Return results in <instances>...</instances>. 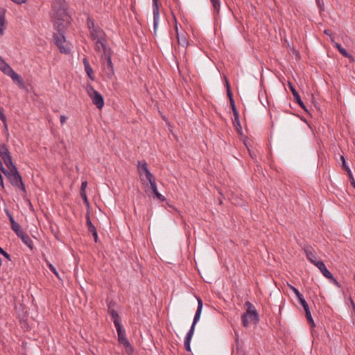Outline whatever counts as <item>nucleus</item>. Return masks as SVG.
<instances>
[{"instance_id": "1", "label": "nucleus", "mask_w": 355, "mask_h": 355, "mask_svg": "<svg viewBox=\"0 0 355 355\" xmlns=\"http://www.w3.org/2000/svg\"><path fill=\"white\" fill-rule=\"evenodd\" d=\"M58 18L53 24V28L57 31L53 37L55 45L62 53L68 54L70 53V47L66 43L65 33L68 24L70 23L71 17L68 15L67 10L60 8L57 12Z\"/></svg>"}, {"instance_id": "2", "label": "nucleus", "mask_w": 355, "mask_h": 355, "mask_svg": "<svg viewBox=\"0 0 355 355\" xmlns=\"http://www.w3.org/2000/svg\"><path fill=\"white\" fill-rule=\"evenodd\" d=\"M5 176L8 180L12 187L18 188L24 193H26L25 184L23 182L22 178L18 170L14 171H6Z\"/></svg>"}, {"instance_id": "3", "label": "nucleus", "mask_w": 355, "mask_h": 355, "mask_svg": "<svg viewBox=\"0 0 355 355\" xmlns=\"http://www.w3.org/2000/svg\"><path fill=\"white\" fill-rule=\"evenodd\" d=\"M87 94L92 100V103L97 108L101 109L104 106V98L103 96L96 91L91 85L87 87Z\"/></svg>"}, {"instance_id": "4", "label": "nucleus", "mask_w": 355, "mask_h": 355, "mask_svg": "<svg viewBox=\"0 0 355 355\" xmlns=\"http://www.w3.org/2000/svg\"><path fill=\"white\" fill-rule=\"evenodd\" d=\"M90 37L93 41H96V51H100L99 44L106 42L105 40V32L99 26H96L89 31Z\"/></svg>"}, {"instance_id": "5", "label": "nucleus", "mask_w": 355, "mask_h": 355, "mask_svg": "<svg viewBox=\"0 0 355 355\" xmlns=\"http://www.w3.org/2000/svg\"><path fill=\"white\" fill-rule=\"evenodd\" d=\"M250 320L254 324H257L259 321V314L257 311H246L241 315L242 324L245 327L249 326V320Z\"/></svg>"}, {"instance_id": "6", "label": "nucleus", "mask_w": 355, "mask_h": 355, "mask_svg": "<svg viewBox=\"0 0 355 355\" xmlns=\"http://www.w3.org/2000/svg\"><path fill=\"white\" fill-rule=\"evenodd\" d=\"M137 169L140 175L144 173L147 180L150 182V180H155L153 175L150 173L148 168V164L145 161L138 162Z\"/></svg>"}, {"instance_id": "7", "label": "nucleus", "mask_w": 355, "mask_h": 355, "mask_svg": "<svg viewBox=\"0 0 355 355\" xmlns=\"http://www.w3.org/2000/svg\"><path fill=\"white\" fill-rule=\"evenodd\" d=\"M153 29L154 34L156 35L159 19V10L158 0H153Z\"/></svg>"}, {"instance_id": "8", "label": "nucleus", "mask_w": 355, "mask_h": 355, "mask_svg": "<svg viewBox=\"0 0 355 355\" xmlns=\"http://www.w3.org/2000/svg\"><path fill=\"white\" fill-rule=\"evenodd\" d=\"M288 87L293 94L294 101L305 112H308V110L306 109V107L304 105V102L302 101L299 93L295 89L294 85L290 82H288Z\"/></svg>"}, {"instance_id": "9", "label": "nucleus", "mask_w": 355, "mask_h": 355, "mask_svg": "<svg viewBox=\"0 0 355 355\" xmlns=\"http://www.w3.org/2000/svg\"><path fill=\"white\" fill-rule=\"evenodd\" d=\"M116 329V331H117V334H118V341L120 344L121 345H125V343H128L129 340L128 339L126 338V336H125V330L123 329V327L122 325H116V327H115Z\"/></svg>"}, {"instance_id": "10", "label": "nucleus", "mask_w": 355, "mask_h": 355, "mask_svg": "<svg viewBox=\"0 0 355 355\" xmlns=\"http://www.w3.org/2000/svg\"><path fill=\"white\" fill-rule=\"evenodd\" d=\"M304 252L308 260L313 264L315 265V263L320 261L317 260L315 252L311 248H304Z\"/></svg>"}, {"instance_id": "11", "label": "nucleus", "mask_w": 355, "mask_h": 355, "mask_svg": "<svg viewBox=\"0 0 355 355\" xmlns=\"http://www.w3.org/2000/svg\"><path fill=\"white\" fill-rule=\"evenodd\" d=\"M197 300H198V307H197V310H196V314H195V316L193 318V321L192 323V324H194V325L196 324V323L199 321V320L200 318L202 306H203V302H202V300H201V298L198 297Z\"/></svg>"}, {"instance_id": "12", "label": "nucleus", "mask_w": 355, "mask_h": 355, "mask_svg": "<svg viewBox=\"0 0 355 355\" xmlns=\"http://www.w3.org/2000/svg\"><path fill=\"white\" fill-rule=\"evenodd\" d=\"M315 266L320 270L322 274L327 279L331 278V272L327 268L323 261H320L315 263Z\"/></svg>"}, {"instance_id": "13", "label": "nucleus", "mask_w": 355, "mask_h": 355, "mask_svg": "<svg viewBox=\"0 0 355 355\" xmlns=\"http://www.w3.org/2000/svg\"><path fill=\"white\" fill-rule=\"evenodd\" d=\"M111 304H112V302H110L108 305L109 313L112 318V320L114 324V326L116 327L117 324H118V325H121V324L120 322V320H121L120 316L116 311H115L114 309H111Z\"/></svg>"}, {"instance_id": "14", "label": "nucleus", "mask_w": 355, "mask_h": 355, "mask_svg": "<svg viewBox=\"0 0 355 355\" xmlns=\"http://www.w3.org/2000/svg\"><path fill=\"white\" fill-rule=\"evenodd\" d=\"M335 47L338 49V51L340 52V53L344 56L345 58H347L349 60L350 62H354V57L349 53L345 49H344L340 44L339 43H335Z\"/></svg>"}, {"instance_id": "15", "label": "nucleus", "mask_w": 355, "mask_h": 355, "mask_svg": "<svg viewBox=\"0 0 355 355\" xmlns=\"http://www.w3.org/2000/svg\"><path fill=\"white\" fill-rule=\"evenodd\" d=\"M83 62L84 64L85 70L87 73V75L89 76V78L94 80V71L92 68L91 67L89 62L87 58H84L83 60Z\"/></svg>"}, {"instance_id": "16", "label": "nucleus", "mask_w": 355, "mask_h": 355, "mask_svg": "<svg viewBox=\"0 0 355 355\" xmlns=\"http://www.w3.org/2000/svg\"><path fill=\"white\" fill-rule=\"evenodd\" d=\"M150 184V189L153 193V194L162 202L166 200L165 197L164 196H162V194H160L159 192H158V190H157V184H156V182L155 180H150V182H149Z\"/></svg>"}, {"instance_id": "17", "label": "nucleus", "mask_w": 355, "mask_h": 355, "mask_svg": "<svg viewBox=\"0 0 355 355\" xmlns=\"http://www.w3.org/2000/svg\"><path fill=\"white\" fill-rule=\"evenodd\" d=\"M0 157H1L2 160L7 159V157H11L9 149L5 144H0Z\"/></svg>"}, {"instance_id": "18", "label": "nucleus", "mask_w": 355, "mask_h": 355, "mask_svg": "<svg viewBox=\"0 0 355 355\" xmlns=\"http://www.w3.org/2000/svg\"><path fill=\"white\" fill-rule=\"evenodd\" d=\"M19 238H20L22 242L26 244L31 250L33 248V242L26 233L24 232L19 236Z\"/></svg>"}, {"instance_id": "19", "label": "nucleus", "mask_w": 355, "mask_h": 355, "mask_svg": "<svg viewBox=\"0 0 355 355\" xmlns=\"http://www.w3.org/2000/svg\"><path fill=\"white\" fill-rule=\"evenodd\" d=\"M0 70L5 74L8 75L13 70L10 66L0 56Z\"/></svg>"}, {"instance_id": "20", "label": "nucleus", "mask_w": 355, "mask_h": 355, "mask_svg": "<svg viewBox=\"0 0 355 355\" xmlns=\"http://www.w3.org/2000/svg\"><path fill=\"white\" fill-rule=\"evenodd\" d=\"M3 161L7 167L6 169L8 171H14L18 170L15 164L12 162V156L7 157V159H4Z\"/></svg>"}, {"instance_id": "21", "label": "nucleus", "mask_w": 355, "mask_h": 355, "mask_svg": "<svg viewBox=\"0 0 355 355\" xmlns=\"http://www.w3.org/2000/svg\"><path fill=\"white\" fill-rule=\"evenodd\" d=\"M105 62H103V66L105 70H107V73L108 76H112L114 73V67L111 58L105 59Z\"/></svg>"}, {"instance_id": "22", "label": "nucleus", "mask_w": 355, "mask_h": 355, "mask_svg": "<svg viewBox=\"0 0 355 355\" xmlns=\"http://www.w3.org/2000/svg\"><path fill=\"white\" fill-rule=\"evenodd\" d=\"M9 76L14 82L17 83L20 87L24 85V81L22 78L16 73L14 70H12L11 72L8 75Z\"/></svg>"}, {"instance_id": "23", "label": "nucleus", "mask_w": 355, "mask_h": 355, "mask_svg": "<svg viewBox=\"0 0 355 355\" xmlns=\"http://www.w3.org/2000/svg\"><path fill=\"white\" fill-rule=\"evenodd\" d=\"M99 46H101L103 50V58H104V59L111 58L112 51L110 47L106 46V42L101 43L99 44Z\"/></svg>"}, {"instance_id": "24", "label": "nucleus", "mask_w": 355, "mask_h": 355, "mask_svg": "<svg viewBox=\"0 0 355 355\" xmlns=\"http://www.w3.org/2000/svg\"><path fill=\"white\" fill-rule=\"evenodd\" d=\"M175 32L178 44L182 46L183 47H187L188 45V41L184 35L180 37L177 24H175Z\"/></svg>"}, {"instance_id": "25", "label": "nucleus", "mask_w": 355, "mask_h": 355, "mask_svg": "<svg viewBox=\"0 0 355 355\" xmlns=\"http://www.w3.org/2000/svg\"><path fill=\"white\" fill-rule=\"evenodd\" d=\"M86 225L87 226V230L90 233H92L96 230L95 226L93 225V223L91 221L89 213L87 212L86 214Z\"/></svg>"}, {"instance_id": "26", "label": "nucleus", "mask_w": 355, "mask_h": 355, "mask_svg": "<svg viewBox=\"0 0 355 355\" xmlns=\"http://www.w3.org/2000/svg\"><path fill=\"white\" fill-rule=\"evenodd\" d=\"M297 298L298 300L299 303L303 307L304 311L309 309V304L306 302V301L305 300V299L303 297L302 293L300 295H299L298 296H297Z\"/></svg>"}, {"instance_id": "27", "label": "nucleus", "mask_w": 355, "mask_h": 355, "mask_svg": "<svg viewBox=\"0 0 355 355\" xmlns=\"http://www.w3.org/2000/svg\"><path fill=\"white\" fill-rule=\"evenodd\" d=\"M305 315L307 320L308 323L311 325V327H315V324L314 323L313 319L311 316V313L310 309L305 310Z\"/></svg>"}, {"instance_id": "28", "label": "nucleus", "mask_w": 355, "mask_h": 355, "mask_svg": "<svg viewBox=\"0 0 355 355\" xmlns=\"http://www.w3.org/2000/svg\"><path fill=\"white\" fill-rule=\"evenodd\" d=\"M11 229L15 232L18 237L24 232L21 230V226L18 223L14 224V225L11 227Z\"/></svg>"}, {"instance_id": "29", "label": "nucleus", "mask_w": 355, "mask_h": 355, "mask_svg": "<svg viewBox=\"0 0 355 355\" xmlns=\"http://www.w3.org/2000/svg\"><path fill=\"white\" fill-rule=\"evenodd\" d=\"M123 346L125 347V354L127 355H132V354L134 352V348L132 346V345L130 344V342L125 343V344L123 345Z\"/></svg>"}, {"instance_id": "30", "label": "nucleus", "mask_w": 355, "mask_h": 355, "mask_svg": "<svg viewBox=\"0 0 355 355\" xmlns=\"http://www.w3.org/2000/svg\"><path fill=\"white\" fill-rule=\"evenodd\" d=\"M212 6L214 8V10L217 12L219 13L220 12V0H210Z\"/></svg>"}, {"instance_id": "31", "label": "nucleus", "mask_w": 355, "mask_h": 355, "mask_svg": "<svg viewBox=\"0 0 355 355\" xmlns=\"http://www.w3.org/2000/svg\"><path fill=\"white\" fill-rule=\"evenodd\" d=\"M87 26L89 31L96 27L95 26L94 20L91 17H88L87 19Z\"/></svg>"}, {"instance_id": "32", "label": "nucleus", "mask_w": 355, "mask_h": 355, "mask_svg": "<svg viewBox=\"0 0 355 355\" xmlns=\"http://www.w3.org/2000/svg\"><path fill=\"white\" fill-rule=\"evenodd\" d=\"M46 265L50 269V270L58 277L60 279L59 274L56 270V268L48 261H46Z\"/></svg>"}, {"instance_id": "33", "label": "nucleus", "mask_w": 355, "mask_h": 355, "mask_svg": "<svg viewBox=\"0 0 355 355\" xmlns=\"http://www.w3.org/2000/svg\"><path fill=\"white\" fill-rule=\"evenodd\" d=\"M195 327H196V325L191 324V327L190 329L187 333V335L185 336V339L191 340L192 336H193V333H194Z\"/></svg>"}, {"instance_id": "34", "label": "nucleus", "mask_w": 355, "mask_h": 355, "mask_svg": "<svg viewBox=\"0 0 355 355\" xmlns=\"http://www.w3.org/2000/svg\"><path fill=\"white\" fill-rule=\"evenodd\" d=\"M5 25V17L4 15H0V35L3 33V27Z\"/></svg>"}, {"instance_id": "35", "label": "nucleus", "mask_w": 355, "mask_h": 355, "mask_svg": "<svg viewBox=\"0 0 355 355\" xmlns=\"http://www.w3.org/2000/svg\"><path fill=\"white\" fill-rule=\"evenodd\" d=\"M226 85H227V96L230 99V103L232 102V101H234V98H233V94L230 89V85L229 83L227 82L226 83Z\"/></svg>"}, {"instance_id": "36", "label": "nucleus", "mask_w": 355, "mask_h": 355, "mask_svg": "<svg viewBox=\"0 0 355 355\" xmlns=\"http://www.w3.org/2000/svg\"><path fill=\"white\" fill-rule=\"evenodd\" d=\"M233 123L234 126H239V129L241 130V125L239 121V114L238 113L237 115H234V121Z\"/></svg>"}, {"instance_id": "37", "label": "nucleus", "mask_w": 355, "mask_h": 355, "mask_svg": "<svg viewBox=\"0 0 355 355\" xmlns=\"http://www.w3.org/2000/svg\"><path fill=\"white\" fill-rule=\"evenodd\" d=\"M80 196L83 200L84 204L86 205L87 206H89V200H88L87 195H86V192L80 191Z\"/></svg>"}, {"instance_id": "38", "label": "nucleus", "mask_w": 355, "mask_h": 355, "mask_svg": "<svg viewBox=\"0 0 355 355\" xmlns=\"http://www.w3.org/2000/svg\"><path fill=\"white\" fill-rule=\"evenodd\" d=\"M0 119L4 123L5 127L7 128L6 117V115L4 114V113L3 112V109L1 108V107H0Z\"/></svg>"}, {"instance_id": "39", "label": "nucleus", "mask_w": 355, "mask_h": 355, "mask_svg": "<svg viewBox=\"0 0 355 355\" xmlns=\"http://www.w3.org/2000/svg\"><path fill=\"white\" fill-rule=\"evenodd\" d=\"M230 103V107L232 108V110L233 112V114L234 115H237V114L239 113L237 109H236V105H235V102L234 101H232Z\"/></svg>"}, {"instance_id": "40", "label": "nucleus", "mask_w": 355, "mask_h": 355, "mask_svg": "<svg viewBox=\"0 0 355 355\" xmlns=\"http://www.w3.org/2000/svg\"><path fill=\"white\" fill-rule=\"evenodd\" d=\"M245 306H247V311H257L254 306V305L250 302L249 301H247L245 303Z\"/></svg>"}, {"instance_id": "41", "label": "nucleus", "mask_w": 355, "mask_h": 355, "mask_svg": "<svg viewBox=\"0 0 355 355\" xmlns=\"http://www.w3.org/2000/svg\"><path fill=\"white\" fill-rule=\"evenodd\" d=\"M191 340L184 338V348L187 352H191V346H190Z\"/></svg>"}, {"instance_id": "42", "label": "nucleus", "mask_w": 355, "mask_h": 355, "mask_svg": "<svg viewBox=\"0 0 355 355\" xmlns=\"http://www.w3.org/2000/svg\"><path fill=\"white\" fill-rule=\"evenodd\" d=\"M327 279H329L330 282L332 284H334L335 286H336L337 287H338V288L341 287L340 284L334 278V277L333 276L332 274H331V278H327Z\"/></svg>"}, {"instance_id": "43", "label": "nucleus", "mask_w": 355, "mask_h": 355, "mask_svg": "<svg viewBox=\"0 0 355 355\" xmlns=\"http://www.w3.org/2000/svg\"><path fill=\"white\" fill-rule=\"evenodd\" d=\"M348 176H349V179L351 182V184L355 188V180L353 177V175H352V173L351 171V170H349V174H348Z\"/></svg>"}, {"instance_id": "44", "label": "nucleus", "mask_w": 355, "mask_h": 355, "mask_svg": "<svg viewBox=\"0 0 355 355\" xmlns=\"http://www.w3.org/2000/svg\"><path fill=\"white\" fill-rule=\"evenodd\" d=\"M288 286L293 291V292H294V293L295 294L296 297L301 294V293L298 291V289H297L293 286L289 284Z\"/></svg>"}, {"instance_id": "45", "label": "nucleus", "mask_w": 355, "mask_h": 355, "mask_svg": "<svg viewBox=\"0 0 355 355\" xmlns=\"http://www.w3.org/2000/svg\"><path fill=\"white\" fill-rule=\"evenodd\" d=\"M8 171L7 169L3 166L2 161L0 159V172L5 174Z\"/></svg>"}, {"instance_id": "46", "label": "nucleus", "mask_w": 355, "mask_h": 355, "mask_svg": "<svg viewBox=\"0 0 355 355\" xmlns=\"http://www.w3.org/2000/svg\"><path fill=\"white\" fill-rule=\"evenodd\" d=\"M0 186L1 187V188L3 189H5V185H4V182H3V178L1 175V172H0Z\"/></svg>"}, {"instance_id": "47", "label": "nucleus", "mask_w": 355, "mask_h": 355, "mask_svg": "<svg viewBox=\"0 0 355 355\" xmlns=\"http://www.w3.org/2000/svg\"><path fill=\"white\" fill-rule=\"evenodd\" d=\"M87 186V182L86 181L83 182L81 184L80 191H85V189H86Z\"/></svg>"}, {"instance_id": "48", "label": "nucleus", "mask_w": 355, "mask_h": 355, "mask_svg": "<svg viewBox=\"0 0 355 355\" xmlns=\"http://www.w3.org/2000/svg\"><path fill=\"white\" fill-rule=\"evenodd\" d=\"M1 255H3L8 260H9V261L11 260V256L8 252H6L5 250L3 252Z\"/></svg>"}, {"instance_id": "49", "label": "nucleus", "mask_w": 355, "mask_h": 355, "mask_svg": "<svg viewBox=\"0 0 355 355\" xmlns=\"http://www.w3.org/2000/svg\"><path fill=\"white\" fill-rule=\"evenodd\" d=\"M92 234L94 237V241L97 243L98 240L97 231L96 230L95 232H92Z\"/></svg>"}, {"instance_id": "50", "label": "nucleus", "mask_w": 355, "mask_h": 355, "mask_svg": "<svg viewBox=\"0 0 355 355\" xmlns=\"http://www.w3.org/2000/svg\"><path fill=\"white\" fill-rule=\"evenodd\" d=\"M342 168H343V169H345L349 174V170H350V168L347 166L346 162H344V163H342Z\"/></svg>"}, {"instance_id": "51", "label": "nucleus", "mask_w": 355, "mask_h": 355, "mask_svg": "<svg viewBox=\"0 0 355 355\" xmlns=\"http://www.w3.org/2000/svg\"><path fill=\"white\" fill-rule=\"evenodd\" d=\"M234 334H235V342L237 345H239V334L236 331H234Z\"/></svg>"}, {"instance_id": "52", "label": "nucleus", "mask_w": 355, "mask_h": 355, "mask_svg": "<svg viewBox=\"0 0 355 355\" xmlns=\"http://www.w3.org/2000/svg\"><path fill=\"white\" fill-rule=\"evenodd\" d=\"M324 33L329 37H331L332 35V33H331V30H329V29H326L324 31Z\"/></svg>"}, {"instance_id": "53", "label": "nucleus", "mask_w": 355, "mask_h": 355, "mask_svg": "<svg viewBox=\"0 0 355 355\" xmlns=\"http://www.w3.org/2000/svg\"><path fill=\"white\" fill-rule=\"evenodd\" d=\"M67 119V118L65 116L62 115L60 116V123H61V124H64L66 122Z\"/></svg>"}, {"instance_id": "54", "label": "nucleus", "mask_w": 355, "mask_h": 355, "mask_svg": "<svg viewBox=\"0 0 355 355\" xmlns=\"http://www.w3.org/2000/svg\"><path fill=\"white\" fill-rule=\"evenodd\" d=\"M6 215L8 216L9 220H10L11 218H13V216H12V214L9 212L8 210H6Z\"/></svg>"}, {"instance_id": "55", "label": "nucleus", "mask_w": 355, "mask_h": 355, "mask_svg": "<svg viewBox=\"0 0 355 355\" xmlns=\"http://www.w3.org/2000/svg\"><path fill=\"white\" fill-rule=\"evenodd\" d=\"M6 215L8 216L9 220H10L11 218H13V216H12V214L9 212L8 210H6Z\"/></svg>"}, {"instance_id": "56", "label": "nucleus", "mask_w": 355, "mask_h": 355, "mask_svg": "<svg viewBox=\"0 0 355 355\" xmlns=\"http://www.w3.org/2000/svg\"><path fill=\"white\" fill-rule=\"evenodd\" d=\"M10 220V227H12V225H14V224H16L17 222L15 220L14 218H11Z\"/></svg>"}, {"instance_id": "57", "label": "nucleus", "mask_w": 355, "mask_h": 355, "mask_svg": "<svg viewBox=\"0 0 355 355\" xmlns=\"http://www.w3.org/2000/svg\"><path fill=\"white\" fill-rule=\"evenodd\" d=\"M248 151H249V153H250V157H251L252 159H254V157H255L254 153H252L250 149H248Z\"/></svg>"}, {"instance_id": "58", "label": "nucleus", "mask_w": 355, "mask_h": 355, "mask_svg": "<svg viewBox=\"0 0 355 355\" xmlns=\"http://www.w3.org/2000/svg\"><path fill=\"white\" fill-rule=\"evenodd\" d=\"M330 38H331V42L335 44V43H336V42L334 41V37L331 35L330 37Z\"/></svg>"}, {"instance_id": "59", "label": "nucleus", "mask_w": 355, "mask_h": 355, "mask_svg": "<svg viewBox=\"0 0 355 355\" xmlns=\"http://www.w3.org/2000/svg\"><path fill=\"white\" fill-rule=\"evenodd\" d=\"M235 128H236L237 132H241V130L239 129V126L236 125V126H235Z\"/></svg>"}, {"instance_id": "60", "label": "nucleus", "mask_w": 355, "mask_h": 355, "mask_svg": "<svg viewBox=\"0 0 355 355\" xmlns=\"http://www.w3.org/2000/svg\"><path fill=\"white\" fill-rule=\"evenodd\" d=\"M340 159L342 160V163H344V162H345L344 156L341 155Z\"/></svg>"}, {"instance_id": "61", "label": "nucleus", "mask_w": 355, "mask_h": 355, "mask_svg": "<svg viewBox=\"0 0 355 355\" xmlns=\"http://www.w3.org/2000/svg\"><path fill=\"white\" fill-rule=\"evenodd\" d=\"M3 251L4 250L0 246V254H1Z\"/></svg>"}, {"instance_id": "62", "label": "nucleus", "mask_w": 355, "mask_h": 355, "mask_svg": "<svg viewBox=\"0 0 355 355\" xmlns=\"http://www.w3.org/2000/svg\"><path fill=\"white\" fill-rule=\"evenodd\" d=\"M350 301L352 303V306H354V304H354V301L352 300V299H350Z\"/></svg>"}]
</instances>
